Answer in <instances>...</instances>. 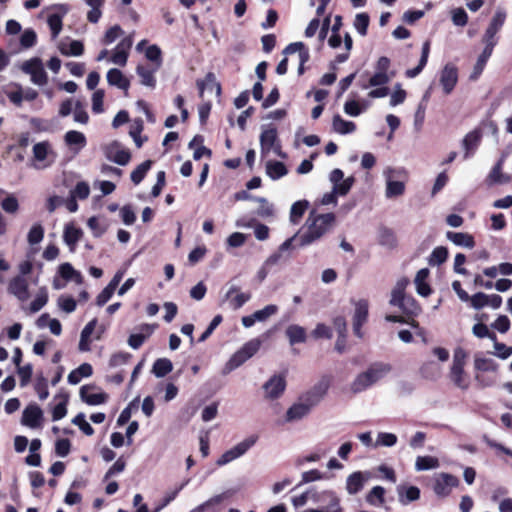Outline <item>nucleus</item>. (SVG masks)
<instances>
[{"mask_svg": "<svg viewBox=\"0 0 512 512\" xmlns=\"http://www.w3.org/2000/svg\"><path fill=\"white\" fill-rule=\"evenodd\" d=\"M368 319V302L367 300H359L355 306V312L353 316V332L354 334L362 338V326Z\"/></svg>", "mask_w": 512, "mask_h": 512, "instance_id": "nucleus-10", "label": "nucleus"}, {"mask_svg": "<svg viewBox=\"0 0 512 512\" xmlns=\"http://www.w3.org/2000/svg\"><path fill=\"white\" fill-rule=\"evenodd\" d=\"M277 138L278 134L275 127L264 129L260 135V145L262 152H269L274 146Z\"/></svg>", "mask_w": 512, "mask_h": 512, "instance_id": "nucleus-30", "label": "nucleus"}, {"mask_svg": "<svg viewBox=\"0 0 512 512\" xmlns=\"http://www.w3.org/2000/svg\"><path fill=\"white\" fill-rule=\"evenodd\" d=\"M93 374V368L89 363H83L78 368L72 370L68 375V382L72 385L78 384L83 377H90Z\"/></svg>", "mask_w": 512, "mask_h": 512, "instance_id": "nucleus-34", "label": "nucleus"}, {"mask_svg": "<svg viewBox=\"0 0 512 512\" xmlns=\"http://www.w3.org/2000/svg\"><path fill=\"white\" fill-rule=\"evenodd\" d=\"M459 485V479L451 474L442 473L438 478H436L433 490L434 492L441 497H446L451 493L452 488L457 487Z\"/></svg>", "mask_w": 512, "mask_h": 512, "instance_id": "nucleus-8", "label": "nucleus"}, {"mask_svg": "<svg viewBox=\"0 0 512 512\" xmlns=\"http://www.w3.org/2000/svg\"><path fill=\"white\" fill-rule=\"evenodd\" d=\"M335 215L333 213L315 214L313 210L307 221V230L299 236V245L307 246L319 240L333 226Z\"/></svg>", "mask_w": 512, "mask_h": 512, "instance_id": "nucleus-1", "label": "nucleus"}, {"mask_svg": "<svg viewBox=\"0 0 512 512\" xmlns=\"http://www.w3.org/2000/svg\"><path fill=\"white\" fill-rule=\"evenodd\" d=\"M428 276L429 270L427 268H423L417 272L415 277L417 293L424 297H427L432 293L430 285L426 282Z\"/></svg>", "mask_w": 512, "mask_h": 512, "instance_id": "nucleus-28", "label": "nucleus"}, {"mask_svg": "<svg viewBox=\"0 0 512 512\" xmlns=\"http://www.w3.org/2000/svg\"><path fill=\"white\" fill-rule=\"evenodd\" d=\"M263 388L267 398L278 399L286 389L285 376L274 375L263 385Z\"/></svg>", "mask_w": 512, "mask_h": 512, "instance_id": "nucleus-9", "label": "nucleus"}, {"mask_svg": "<svg viewBox=\"0 0 512 512\" xmlns=\"http://www.w3.org/2000/svg\"><path fill=\"white\" fill-rule=\"evenodd\" d=\"M474 368L481 372H497L499 365L494 360L484 357L475 356Z\"/></svg>", "mask_w": 512, "mask_h": 512, "instance_id": "nucleus-42", "label": "nucleus"}, {"mask_svg": "<svg viewBox=\"0 0 512 512\" xmlns=\"http://www.w3.org/2000/svg\"><path fill=\"white\" fill-rule=\"evenodd\" d=\"M153 164L152 160H146L142 162L140 165H138L132 172H131V181L138 185L140 184L143 179L145 178L147 172L150 170L151 166Z\"/></svg>", "mask_w": 512, "mask_h": 512, "instance_id": "nucleus-40", "label": "nucleus"}, {"mask_svg": "<svg viewBox=\"0 0 512 512\" xmlns=\"http://www.w3.org/2000/svg\"><path fill=\"white\" fill-rule=\"evenodd\" d=\"M107 82L111 86H116L119 89L128 91L130 87V81L124 76V74L117 68H111L107 72Z\"/></svg>", "mask_w": 512, "mask_h": 512, "instance_id": "nucleus-21", "label": "nucleus"}, {"mask_svg": "<svg viewBox=\"0 0 512 512\" xmlns=\"http://www.w3.org/2000/svg\"><path fill=\"white\" fill-rule=\"evenodd\" d=\"M506 16V12L503 9H498L495 12L493 18L491 19L487 27V30L491 31L494 34H497L504 25Z\"/></svg>", "mask_w": 512, "mask_h": 512, "instance_id": "nucleus-45", "label": "nucleus"}, {"mask_svg": "<svg viewBox=\"0 0 512 512\" xmlns=\"http://www.w3.org/2000/svg\"><path fill=\"white\" fill-rule=\"evenodd\" d=\"M36 42L37 35L33 29H26L20 37V45L25 49L33 47Z\"/></svg>", "mask_w": 512, "mask_h": 512, "instance_id": "nucleus-57", "label": "nucleus"}, {"mask_svg": "<svg viewBox=\"0 0 512 512\" xmlns=\"http://www.w3.org/2000/svg\"><path fill=\"white\" fill-rule=\"evenodd\" d=\"M473 334L478 338H489L492 341L497 339V336L494 332H491L486 324L477 323L472 328Z\"/></svg>", "mask_w": 512, "mask_h": 512, "instance_id": "nucleus-55", "label": "nucleus"}, {"mask_svg": "<svg viewBox=\"0 0 512 512\" xmlns=\"http://www.w3.org/2000/svg\"><path fill=\"white\" fill-rule=\"evenodd\" d=\"M399 502L402 505H407L410 502L416 501L420 498V489L417 486H403L397 487Z\"/></svg>", "mask_w": 512, "mask_h": 512, "instance_id": "nucleus-22", "label": "nucleus"}, {"mask_svg": "<svg viewBox=\"0 0 512 512\" xmlns=\"http://www.w3.org/2000/svg\"><path fill=\"white\" fill-rule=\"evenodd\" d=\"M439 460L433 456H418L415 463V468L418 471H425L437 468Z\"/></svg>", "mask_w": 512, "mask_h": 512, "instance_id": "nucleus-44", "label": "nucleus"}, {"mask_svg": "<svg viewBox=\"0 0 512 512\" xmlns=\"http://www.w3.org/2000/svg\"><path fill=\"white\" fill-rule=\"evenodd\" d=\"M254 201L259 203V206L257 208V215L262 218L271 217L274 214V208L273 205L268 202L266 198L263 197H254Z\"/></svg>", "mask_w": 512, "mask_h": 512, "instance_id": "nucleus-46", "label": "nucleus"}, {"mask_svg": "<svg viewBox=\"0 0 512 512\" xmlns=\"http://www.w3.org/2000/svg\"><path fill=\"white\" fill-rule=\"evenodd\" d=\"M95 386L84 385L80 388V397L83 402L88 405L95 406L107 402L109 396L105 392L88 393L89 390L94 389Z\"/></svg>", "mask_w": 512, "mask_h": 512, "instance_id": "nucleus-18", "label": "nucleus"}, {"mask_svg": "<svg viewBox=\"0 0 512 512\" xmlns=\"http://www.w3.org/2000/svg\"><path fill=\"white\" fill-rule=\"evenodd\" d=\"M72 423L79 427V429L87 436L94 434V428L86 421L84 413H78L73 419Z\"/></svg>", "mask_w": 512, "mask_h": 512, "instance_id": "nucleus-51", "label": "nucleus"}, {"mask_svg": "<svg viewBox=\"0 0 512 512\" xmlns=\"http://www.w3.org/2000/svg\"><path fill=\"white\" fill-rule=\"evenodd\" d=\"M482 132L480 129L476 128L473 131L469 132L465 135L462 145L464 147V159H468L473 153L476 151L478 146L481 143Z\"/></svg>", "mask_w": 512, "mask_h": 512, "instance_id": "nucleus-16", "label": "nucleus"}, {"mask_svg": "<svg viewBox=\"0 0 512 512\" xmlns=\"http://www.w3.org/2000/svg\"><path fill=\"white\" fill-rule=\"evenodd\" d=\"M65 142L67 145H80L83 147L86 144V138L83 133L75 130H70L65 134Z\"/></svg>", "mask_w": 512, "mask_h": 512, "instance_id": "nucleus-53", "label": "nucleus"}, {"mask_svg": "<svg viewBox=\"0 0 512 512\" xmlns=\"http://www.w3.org/2000/svg\"><path fill=\"white\" fill-rule=\"evenodd\" d=\"M266 173L271 179L277 180L287 175L288 169L283 162L270 160L266 163Z\"/></svg>", "mask_w": 512, "mask_h": 512, "instance_id": "nucleus-31", "label": "nucleus"}, {"mask_svg": "<svg viewBox=\"0 0 512 512\" xmlns=\"http://www.w3.org/2000/svg\"><path fill=\"white\" fill-rule=\"evenodd\" d=\"M468 352L463 347H456L453 352L452 365L449 370L451 382L461 390H467L470 387V379L465 372V366L468 359Z\"/></svg>", "mask_w": 512, "mask_h": 512, "instance_id": "nucleus-2", "label": "nucleus"}, {"mask_svg": "<svg viewBox=\"0 0 512 512\" xmlns=\"http://www.w3.org/2000/svg\"><path fill=\"white\" fill-rule=\"evenodd\" d=\"M448 257V249L444 246L436 247L429 258V264L434 265H441L443 264Z\"/></svg>", "mask_w": 512, "mask_h": 512, "instance_id": "nucleus-48", "label": "nucleus"}, {"mask_svg": "<svg viewBox=\"0 0 512 512\" xmlns=\"http://www.w3.org/2000/svg\"><path fill=\"white\" fill-rule=\"evenodd\" d=\"M286 335L291 345L304 343L306 341V331L299 325H290L286 329Z\"/></svg>", "mask_w": 512, "mask_h": 512, "instance_id": "nucleus-39", "label": "nucleus"}, {"mask_svg": "<svg viewBox=\"0 0 512 512\" xmlns=\"http://www.w3.org/2000/svg\"><path fill=\"white\" fill-rule=\"evenodd\" d=\"M83 236V231L75 227L73 224H68L64 228L63 239L64 242L70 247V250L75 249L76 244L80 241Z\"/></svg>", "mask_w": 512, "mask_h": 512, "instance_id": "nucleus-26", "label": "nucleus"}, {"mask_svg": "<svg viewBox=\"0 0 512 512\" xmlns=\"http://www.w3.org/2000/svg\"><path fill=\"white\" fill-rule=\"evenodd\" d=\"M173 370V364L168 358L157 359L152 366V373L158 377H165Z\"/></svg>", "mask_w": 512, "mask_h": 512, "instance_id": "nucleus-36", "label": "nucleus"}, {"mask_svg": "<svg viewBox=\"0 0 512 512\" xmlns=\"http://www.w3.org/2000/svg\"><path fill=\"white\" fill-rule=\"evenodd\" d=\"M44 237V228L41 224H34L27 235V241L31 245L40 243Z\"/></svg>", "mask_w": 512, "mask_h": 512, "instance_id": "nucleus-52", "label": "nucleus"}, {"mask_svg": "<svg viewBox=\"0 0 512 512\" xmlns=\"http://www.w3.org/2000/svg\"><path fill=\"white\" fill-rule=\"evenodd\" d=\"M378 242L384 246L394 247L397 242L394 231L388 227L382 226L379 229Z\"/></svg>", "mask_w": 512, "mask_h": 512, "instance_id": "nucleus-43", "label": "nucleus"}, {"mask_svg": "<svg viewBox=\"0 0 512 512\" xmlns=\"http://www.w3.org/2000/svg\"><path fill=\"white\" fill-rule=\"evenodd\" d=\"M392 306L399 307L407 317H414L418 314L420 307L414 297L406 295L405 285L398 283L392 291L390 299Z\"/></svg>", "mask_w": 512, "mask_h": 512, "instance_id": "nucleus-4", "label": "nucleus"}, {"mask_svg": "<svg viewBox=\"0 0 512 512\" xmlns=\"http://www.w3.org/2000/svg\"><path fill=\"white\" fill-rule=\"evenodd\" d=\"M331 385V377L323 375L321 379L309 390L299 396L301 400L310 410L317 406L324 396L327 394Z\"/></svg>", "mask_w": 512, "mask_h": 512, "instance_id": "nucleus-5", "label": "nucleus"}, {"mask_svg": "<svg viewBox=\"0 0 512 512\" xmlns=\"http://www.w3.org/2000/svg\"><path fill=\"white\" fill-rule=\"evenodd\" d=\"M369 478V473H363L361 471H356L350 474L346 481V490L350 495H355L360 492L365 482Z\"/></svg>", "mask_w": 512, "mask_h": 512, "instance_id": "nucleus-17", "label": "nucleus"}, {"mask_svg": "<svg viewBox=\"0 0 512 512\" xmlns=\"http://www.w3.org/2000/svg\"><path fill=\"white\" fill-rule=\"evenodd\" d=\"M88 227L91 229L95 237H101L107 230V227L101 225L99 219L96 216H92L87 221Z\"/></svg>", "mask_w": 512, "mask_h": 512, "instance_id": "nucleus-62", "label": "nucleus"}, {"mask_svg": "<svg viewBox=\"0 0 512 512\" xmlns=\"http://www.w3.org/2000/svg\"><path fill=\"white\" fill-rule=\"evenodd\" d=\"M106 158L118 165H126L131 159V153L127 149H120L118 142H113L104 149Z\"/></svg>", "mask_w": 512, "mask_h": 512, "instance_id": "nucleus-11", "label": "nucleus"}, {"mask_svg": "<svg viewBox=\"0 0 512 512\" xmlns=\"http://www.w3.org/2000/svg\"><path fill=\"white\" fill-rule=\"evenodd\" d=\"M0 205L5 212L11 213V214L16 213L19 209L18 200L14 195H7L1 201Z\"/></svg>", "mask_w": 512, "mask_h": 512, "instance_id": "nucleus-60", "label": "nucleus"}, {"mask_svg": "<svg viewBox=\"0 0 512 512\" xmlns=\"http://www.w3.org/2000/svg\"><path fill=\"white\" fill-rule=\"evenodd\" d=\"M353 183H354L353 177H348L346 179H343L342 181H340L336 185H334V187H333L334 193H336L340 196H345L346 194H348V192L352 188Z\"/></svg>", "mask_w": 512, "mask_h": 512, "instance_id": "nucleus-63", "label": "nucleus"}, {"mask_svg": "<svg viewBox=\"0 0 512 512\" xmlns=\"http://www.w3.org/2000/svg\"><path fill=\"white\" fill-rule=\"evenodd\" d=\"M196 85L199 92V97L202 99L204 97V92L206 89H212V87H216L217 92H221V85L216 81V76L213 72H208L204 79H198L196 81Z\"/></svg>", "mask_w": 512, "mask_h": 512, "instance_id": "nucleus-29", "label": "nucleus"}, {"mask_svg": "<svg viewBox=\"0 0 512 512\" xmlns=\"http://www.w3.org/2000/svg\"><path fill=\"white\" fill-rule=\"evenodd\" d=\"M458 82V69L451 64L444 66L440 75V84L446 95L450 94Z\"/></svg>", "mask_w": 512, "mask_h": 512, "instance_id": "nucleus-13", "label": "nucleus"}, {"mask_svg": "<svg viewBox=\"0 0 512 512\" xmlns=\"http://www.w3.org/2000/svg\"><path fill=\"white\" fill-rule=\"evenodd\" d=\"M158 69L157 67L152 68L148 65L139 64L136 67V73L140 77V83L154 89L157 83L155 73Z\"/></svg>", "mask_w": 512, "mask_h": 512, "instance_id": "nucleus-19", "label": "nucleus"}, {"mask_svg": "<svg viewBox=\"0 0 512 512\" xmlns=\"http://www.w3.org/2000/svg\"><path fill=\"white\" fill-rule=\"evenodd\" d=\"M8 292L14 295L19 301L24 302L29 298V284L25 277L15 276L8 284Z\"/></svg>", "mask_w": 512, "mask_h": 512, "instance_id": "nucleus-12", "label": "nucleus"}, {"mask_svg": "<svg viewBox=\"0 0 512 512\" xmlns=\"http://www.w3.org/2000/svg\"><path fill=\"white\" fill-rule=\"evenodd\" d=\"M237 226L254 227L255 237L260 241H264L269 238V227L265 224L257 223L254 219H251L248 222H245L244 219H241L237 221Z\"/></svg>", "mask_w": 512, "mask_h": 512, "instance_id": "nucleus-27", "label": "nucleus"}, {"mask_svg": "<svg viewBox=\"0 0 512 512\" xmlns=\"http://www.w3.org/2000/svg\"><path fill=\"white\" fill-rule=\"evenodd\" d=\"M55 398L62 399L52 409V420L58 421V420L64 418L67 414V404H68L69 397L67 394H59V395H56Z\"/></svg>", "mask_w": 512, "mask_h": 512, "instance_id": "nucleus-41", "label": "nucleus"}, {"mask_svg": "<svg viewBox=\"0 0 512 512\" xmlns=\"http://www.w3.org/2000/svg\"><path fill=\"white\" fill-rule=\"evenodd\" d=\"M391 370V366L385 363H376L365 372L360 373L351 385L354 393H359L377 382L385 373Z\"/></svg>", "mask_w": 512, "mask_h": 512, "instance_id": "nucleus-3", "label": "nucleus"}, {"mask_svg": "<svg viewBox=\"0 0 512 512\" xmlns=\"http://www.w3.org/2000/svg\"><path fill=\"white\" fill-rule=\"evenodd\" d=\"M430 47H431L430 40H426L422 46L421 57H420L418 65L412 69L406 70L405 76L407 78H414V77L418 76L423 71V69L425 68V66L427 65V62H428V57L430 54Z\"/></svg>", "mask_w": 512, "mask_h": 512, "instance_id": "nucleus-20", "label": "nucleus"}, {"mask_svg": "<svg viewBox=\"0 0 512 512\" xmlns=\"http://www.w3.org/2000/svg\"><path fill=\"white\" fill-rule=\"evenodd\" d=\"M299 52V67H298V74L302 75L305 71V63H307L310 59L309 50L306 47V45L303 42H294L290 43L286 48L284 49L283 53L285 54H292L295 52Z\"/></svg>", "mask_w": 512, "mask_h": 512, "instance_id": "nucleus-15", "label": "nucleus"}, {"mask_svg": "<svg viewBox=\"0 0 512 512\" xmlns=\"http://www.w3.org/2000/svg\"><path fill=\"white\" fill-rule=\"evenodd\" d=\"M145 57L155 63V67L160 68L162 65V51L161 49L153 44L150 45L145 51Z\"/></svg>", "mask_w": 512, "mask_h": 512, "instance_id": "nucleus-50", "label": "nucleus"}, {"mask_svg": "<svg viewBox=\"0 0 512 512\" xmlns=\"http://www.w3.org/2000/svg\"><path fill=\"white\" fill-rule=\"evenodd\" d=\"M121 34H123V30L119 25H114L110 27L106 32L101 42L103 45H110L113 43Z\"/></svg>", "mask_w": 512, "mask_h": 512, "instance_id": "nucleus-58", "label": "nucleus"}, {"mask_svg": "<svg viewBox=\"0 0 512 512\" xmlns=\"http://www.w3.org/2000/svg\"><path fill=\"white\" fill-rule=\"evenodd\" d=\"M48 26L53 38H56L62 30V17L59 14H51L47 19Z\"/></svg>", "mask_w": 512, "mask_h": 512, "instance_id": "nucleus-54", "label": "nucleus"}, {"mask_svg": "<svg viewBox=\"0 0 512 512\" xmlns=\"http://www.w3.org/2000/svg\"><path fill=\"white\" fill-rule=\"evenodd\" d=\"M503 159H500L490 171L487 181L489 184H504L511 181L509 175L502 173Z\"/></svg>", "mask_w": 512, "mask_h": 512, "instance_id": "nucleus-32", "label": "nucleus"}, {"mask_svg": "<svg viewBox=\"0 0 512 512\" xmlns=\"http://www.w3.org/2000/svg\"><path fill=\"white\" fill-rule=\"evenodd\" d=\"M239 287L232 286L226 293V299L230 300V306L237 310L241 308L251 297L249 293H239Z\"/></svg>", "mask_w": 512, "mask_h": 512, "instance_id": "nucleus-23", "label": "nucleus"}, {"mask_svg": "<svg viewBox=\"0 0 512 512\" xmlns=\"http://www.w3.org/2000/svg\"><path fill=\"white\" fill-rule=\"evenodd\" d=\"M43 420V411L37 404H29L22 414L21 422L30 428H37Z\"/></svg>", "mask_w": 512, "mask_h": 512, "instance_id": "nucleus-14", "label": "nucleus"}, {"mask_svg": "<svg viewBox=\"0 0 512 512\" xmlns=\"http://www.w3.org/2000/svg\"><path fill=\"white\" fill-rule=\"evenodd\" d=\"M385 492L382 486H374L367 493L365 500L372 506H382L385 503Z\"/></svg>", "mask_w": 512, "mask_h": 512, "instance_id": "nucleus-37", "label": "nucleus"}, {"mask_svg": "<svg viewBox=\"0 0 512 512\" xmlns=\"http://www.w3.org/2000/svg\"><path fill=\"white\" fill-rule=\"evenodd\" d=\"M310 412L311 410L308 408V406H306L301 400L298 399V402L294 403L287 410L285 419L287 422L301 420Z\"/></svg>", "mask_w": 512, "mask_h": 512, "instance_id": "nucleus-24", "label": "nucleus"}, {"mask_svg": "<svg viewBox=\"0 0 512 512\" xmlns=\"http://www.w3.org/2000/svg\"><path fill=\"white\" fill-rule=\"evenodd\" d=\"M257 441V436H250L233 448L225 451L217 460L218 466H223L244 455Z\"/></svg>", "mask_w": 512, "mask_h": 512, "instance_id": "nucleus-6", "label": "nucleus"}, {"mask_svg": "<svg viewBox=\"0 0 512 512\" xmlns=\"http://www.w3.org/2000/svg\"><path fill=\"white\" fill-rule=\"evenodd\" d=\"M370 23V17L367 13H358L355 17L354 26L361 36H366L368 26Z\"/></svg>", "mask_w": 512, "mask_h": 512, "instance_id": "nucleus-49", "label": "nucleus"}, {"mask_svg": "<svg viewBox=\"0 0 512 512\" xmlns=\"http://www.w3.org/2000/svg\"><path fill=\"white\" fill-rule=\"evenodd\" d=\"M97 325V319L94 318L89 321L83 330L81 331L80 341H79V350L82 352L90 350V336L93 333L95 327Z\"/></svg>", "mask_w": 512, "mask_h": 512, "instance_id": "nucleus-33", "label": "nucleus"}, {"mask_svg": "<svg viewBox=\"0 0 512 512\" xmlns=\"http://www.w3.org/2000/svg\"><path fill=\"white\" fill-rule=\"evenodd\" d=\"M22 70L31 76V81L34 84L42 86L48 82V76L40 58L35 57L24 62Z\"/></svg>", "mask_w": 512, "mask_h": 512, "instance_id": "nucleus-7", "label": "nucleus"}, {"mask_svg": "<svg viewBox=\"0 0 512 512\" xmlns=\"http://www.w3.org/2000/svg\"><path fill=\"white\" fill-rule=\"evenodd\" d=\"M60 51L63 55L80 56L84 53V45L79 40H72L69 44L68 50L61 47Z\"/></svg>", "mask_w": 512, "mask_h": 512, "instance_id": "nucleus-59", "label": "nucleus"}, {"mask_svg": "<svg viewBox=\"0 0 512 512\" xmlns=\"http://www.w3.org/2000/svg\"><path fill=\"white\" fill-rule=\"evenodd\" d=\"M446 237L457 246L470 249L475 246L474 237L469 233L448 231Z\"/></svg>", "mask_w": 512, "mask_h": 512, "instance_id": "nucleus-25", "label": "nucleus"}, {"mask_svg": "<svg viewBox=\"0 0 512 512\" xmlns=\"http://www.w3.org/2000/svg\"><path fill=\"white\" fill-rule=\"evenodd\" d=\"M261 342L258 339H252L246 342L240 349L245 356L250 359L260 349Z\"/></svg>", "mask_w": 512, "mask_h": 512, "instance_id": "nucleus-64", "label": "nucleus"}, {"mask_svg": "<svg viewBox=\"0 0 512 512\" xmlns=\"http://www.w3.org/2000/svg\"><path fill=\"white\" fill-rule=\"evenodd\" d=\"M405 191V185L401 181H388L387 182V188H386V196L391 197H397L404 193Z\"/></svg>", "mask_w": 512, "mask_h": 512, "instance_id": "nucleus-56", "label": "nucleus"}, {"mask_svg": "<svg viewBox=\"0 0 512 512\" xmlns=\"http://www.w3.org/2000/svg\"><path fill=\"white\" fill-rule=\"evenodd\" d=\"M332 127L339 134H349L356 130L354 122L344 120L339 114L334 115Z\"/></svg>", "mask_w": 512, "mask_h": 512, "instance_id": "nucleus-35", "label": "nucleus"}, {"mask_svg": "<svg viewBox=\"0 0 512 512\" xmlns=\"http://www.w3.org/2000/svg\"><path fill=\"white\" fill-rule=\"evenodd\" d=\"M132 358V355L128 352L114 353L109 359L110 367H118L128 363Z\"/></svg>", "mask_w": 512, "mask_h": 512, "instance_id": "nucleus-61", "label": "nucleus"}, {"mask_svg": "<svg viewBox=\"0 0 512 512\" xmlns=\"http://www.w3.org/2000/svg\"><path fill=\"white\" fill-rule=\"evenodd\" d=\"M248 358L245 356V354L239 349L236 351L228 360V362L225 365V370L227 372H231L235 370L236 368L240 367L242 364H244Z\"/></svg>", "mask_w": 512, "mask_h": 512, "instance_id": "nucleus-47", "label": "nucleus"}, {"mask_svg": "<svg viewBox=\"0 0 512 512\" xmlns=\"http://www.w3.org/2000/svg\"><path fill=\"white\" fill-rule=\"evenodd\" d=\"M309 207L307 200H299L292 204L290 210V222L298 224Z\"/></svg>", "mask_w": 512, "mask_h": 512, "instance_id": "nucleus-38", "label": "nucleus"}]
</instances>
